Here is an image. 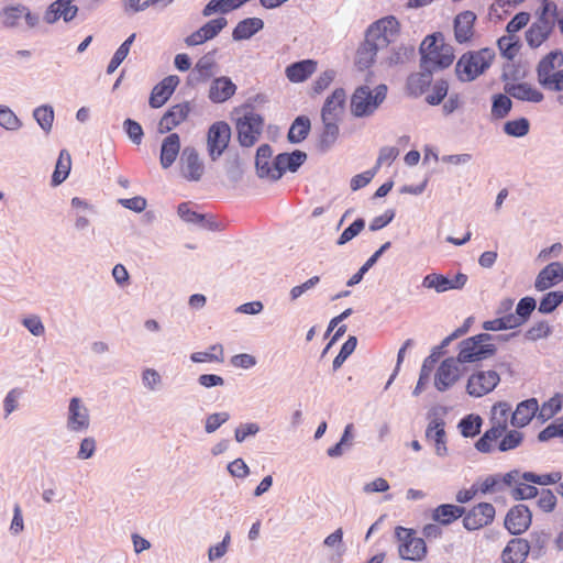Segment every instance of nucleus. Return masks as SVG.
<instances>
[{"label": "nucleus", "mask_w": 563, "mask_h": 563, "mask_svg": "<svg viewBox=\"0 0 563 563\" xmlns=\"http://www.w3.org/2000/svg\"><path fill=\"white\" fill-rule=\"evenodd\" d=\"M511 406L506 401L496 402L489 415V429L476 441L475 448L482 453H490L495 450L507 452L518 448L523 440V434L517 430H508L511 422Z\"/></svg>", "instance_id": "1"}, {"label": "nucleus", "mask_w": 563, "mask_h": 563, "mask_svg": "<svg viewBox=\"0 0 563 563\" xmlns=\"http://www.w3.org/2000/svg\"><path fill=\"white\" fill-rule=\"evenodd\" d=\"M421 68L428 73L450 67L454 60V49L444 43L443 35H428L420 45Z\"/></svg>", "instance_id": "2"}, {"label": "nucleus", "mask_w": 563, "mask_h": 563, "mask_svg": "<svg viewBox=\"0 0 563 563\" xmlns=\"http://www.w3.org/2000/svg\"><path fill=\"white\" fill-rule=\"evenodd\" d=\"M495 57L494 49L489 47L464 53L455 66L456 77L461 81L475 80L492 66Z\"/></svg>", "instance_id": "3"}, {"label": "nucleus", "mask_w": 563, "mask_h": 563, "mask_svg": "<svg viewBox=\"0 0 563 563\" xmlns=\"http://www.w3.org/2000/svg\"><path fill=\"white\" fill-rule=\"evenodd\" d=\"M388 88L380 84L373 89L368 85L357 87L351 96L350 110L356 118L371 117L387 97Z\"/></svg>", "instance_id": "4"}, {"label": "nucleus", "mask_w": 563, "mask_h": 563, "mask_svg": "<svg viewBox=\"0 0 563 563\" xmlns=\"http://www.w3.org/2000/svg\"><path fill=\"white\" fill-rule=\"evenodd\" d=\"M493 336L487 333H481L463 340L459 344V361L462 363H474L493 356L496 352L495 344L492 343Z\"/></svg>", "instance_id": "5"}, {"label": "nucleus", "mask_w": 563, "mask_h": 563, "mask_svg": "<svg viewBox=\"0 0 563 563\" xmlns=\"http://www.w3.org/2000/svg\"><path fill=\"white\" fill-rule=\"evenodd\" d=\"M395 537L398 541V554L402 560L422 561L426 559L428 549L423 538L417 536L416 530L396 527Z\"/></svg>", "instance_id": "6"}, {"label": "nucleus", "mask_w": 563, "mask_h": 563, "mask_svg": "<svg viewBox=\"0 0 563 563\" xmlns=\"http://www.w3.org/2000/svg\"><path fill=\"white\" fill-rule=\"evenodd\" d=\"M263 128V117L253 109H245L235 122L239 143L245 147L253 146L262 135Z\"/></svg>", "instance_id": "7"}, {"label": "nucleus", "mask_w": 563, "mask_h": 563, "mask_svg": "<svg viewBox=\"0 0 563 563\" xmlns=\"http://www.w3.org/2000/svg\"><path fill=\"white\" fill-rule=\"evenodd\" d=\"M500 383V375L493 369H479L470 375L466 383V393L479 398L492 393Z\"/></svg>", "instance_id": "8"}, {"label": "nucleus", "mask_w": 563, "mask_h": 563, "mask_svg": "<svg viewBox=\"0 0 563 563\" xmlns=\"http://www.w3.org/2000/svg\"><path fill=\"white\" fill-rule=\"evenodd\" d=\"M399 27L398 20L389 15L374 22L367 29L366 34L371 40L377 42V45L386 47L398 35Z\"/></svg>", "instance_id": "9"}, {"label": "nucleus", "mask_w": 563, "mask_h": 563, "mask_svg": "<svg viewBox=\"0 0 563 563\" xmlns=\"http://www.w3.org/2000/svg\"><path fill=\"white\" fill-rule=\"evenodd\" d=\"M495 515L496 510L492 504L479 503L462 516L463 526L468 531L479 530L489 526L494 521Z\"/></svg>", "instance_id": "10"}, {"label": "nucleus", "mask_w": 563, "mask_h": 563, "mask_svg": "<svg viewBox=\"0 0 563 563\" xmlns=\"http://www.w3.org/2000/svg\"><path fill=\"white\" fill-rule=\"evenodd\" d=\"M461 364L459 357H448L441 362L434 375V386L439 391L448 390L460 379Z\"/></svg>", "instance_id": "11"}, {"label": "nucleus", "mask_w": 563, "mask_h": 563, "mask_svg": "<svg viewBox=\"0 0 563 563\" xmlns=\"http://www.w3.org/2000/svg\"><path fill=\"white\" fill-rule=\"evenodd\" d=\"M179 170L184 178L189 181H199L205 173V165L198 152L190 146L183 150L179 159Z\"/></svg>", "instance_id": "12"}, {"label": "nucleus", "mask_w": 563, "mask_h": 563, "mask_svg": "<svg viewBox=\"0 0 563 563\" xmlns=\"http://www.w3.org/2000/svg\"><path fill=\"white\" fill-rule=\"evenodd\" d=\"M231 137L230 125L224 121L213 123L208 131V150L212 159L219 157L227 148Z\"/></svg>", "instance_id": "13"}, {"label": "nucleus", "mask_w": 563, "mask_h": 563, "mask_svg": "<svg viewBox=\"0 0 563 563\" xmlns=\"http://www.w3.org/2000/svg\"><path fill=\"white\" fill-rule=\"evenodd\" d=\"M532 514L528 506L518 504L511 507L505 517V528L511 534H521L531 526Z\"/></svg>", "instance_id": "14"}, {"label": "nucleus", "mask_w": 563, "mask_h": 563, "mask_svg": "<svg viewBox=\"0 0 563 563\" xmlns=\"http://www.w3.org/2000/svg\"><path fill=\"white\" fill-rule=\"evenodd\" d=\"M191 112L190 102L184 101L172 106L161 118L157 131L165 134L184 123Z\"/></svg>", "instance_id": "15"}, {"label": "nucleus", "mask_w": 563, "mask_h": 563, "mask_svg": "<svg viewBox=\"0 0 563 563\" xmlns=\"http://www.w3.org/2000/svg\"><path fill=\"white\" fill-rule=\"evenodd\" d=\"M467 282V276L463 273L455 274L453 277L431 273L424 276L422 286L428 289H434L437 292H444L452 289H462Z\"/></svg>", "instance_id": "16"}, {"label": "nucleus", "mask_w": 563, "mask_h": 563, "mask_svg": "<svg viewBox=\"0 0 563 563\" xmlns=\"http://www.w3.org/2000/svg\"><path fill=\"white\" fill-rule=\"evenodd\" d=\"M476 14L466 10L460 12L453 21L454 40L459 44H468L475 35Z\"/></svg>", "instance_id": "17"}, {"label": "nucleus", "mask_w": 563, "mask_h": 563, "mask_svg": "<svg viewBox=\"0 0 563 563\" xmlns=\"http://www.w3.org/2000/svg\"><path fill=\"white\" fill-rule=\"evenodd\" d=\"M178 85L179 78L177 76L170 75L165 77L154 86L148 101L150 106L154 109L163 107L172 97Z\"/></svg>", "instance_id": "18"}, {"label": "nucleus", "mask_w": 563, "mask_h": 563, "mask_svg": "<svg viewBox=\"0 0 563 563\" xmlns=\"http://www.w3.org/2000/svg\"><path fill=\"white\" fill-rule=\"evenodd\" d=\"M307 155L303 152L295 151L291 154L283 153L273 161V179H279L285 172H295L306 161Z\"/></svg>", "instance_id": "19"}, {"label": "nucleus", "mask_w": 563, "mask_h": 563, "mask_svg": "<svg viewBox=\"0 0 563 563\" xmlns=\"http://www.w3.org/2000/svg\"><path fill=\"white\" fill-rule=\"evenodd\" d=\"M67 427L75 432H81L89 428L88 409L77 397L71 398L69 401Z\"/></svg>", "instance_id": "20"}, {"label": "nucleus", "mask_w": 563, "mask_h": 563, "mask_svg": "<svg viewBox=\"0 0 563 563\" xmlns=\"http://www.w3.org/2000/svg\"><path fill=\"white\" fill-rule=\"evenodd\" d=\"M553 23L543 18H537L536 21L526 31V42L531 48L540 47L551 35Z\"/></svg>", "instance_id": "21"}, {"label": "nucleus", "mask_w": 563, "mask_h": 563, "mask_svg": "<svg viewBox=\"0 0 563 563\" xmlns=\"http://www.w3.org/2000/svg\"><path fill=\"white\" fill-rule=\"evenodd\" d=\"M345 91L342 88H336L327 99L321 110L322 121L335 120L339 121L344 109Z\"/></svg>", "instance_id": "22"}, {"label": "nucleus", "mask_w": 563, "mask_h": 563, "mask_svg": "<svg viewBox=\"0 0 563 563\" xmlns=\"http://www.w3.org/2000/svg\"><path fill=\"white\" fill-rule=\"evenodd\" d=\"M77 7L73 4V0H57L53 2L45 12L44 20L52 24L60 18L68 22L77 14Z\"/></svg>", "instance_id": "23"}, {"label": "nucleus", "mask_w": 563, "mask_h": 563, "mask_svg": "<svg viewBox=\"0 0 563 563\" xmlns=\"http://www.w3.org/2000/svg\"><path fill=\"white\" fill-rule=\"evenodd\" d=\"M530 552V544L521 538L511 539L501 553L503 563H522Z\"/></svg>", "instance_id": "24"}, {"label": "nucleus", "mask_w": 563, "mask_h": 563, "mask_svg": "<svg viewBox=\"0 0 563 563\" xmlns=\"http://www.w3.org/2000/svg\"><path fill=\"white\" fill-rule=\"evenodd\" d=\"M444 426L445 423L442 419L434 418L429 422L426 430V438L427 440L434 443L435 453L439 456H444L448 454Z\"/></svg>", "instance_id": "25"}, {"label": "nucleus", "mask_w": 563, "mask_h": 563, "mask_svg": "<svg viewBox=\"0 0 563 563\" xmlns=\"http://www.w3.org/2000/svg\"><path fill=\"white\" fill-rule=\"evenodd\" d=\"M561 280H563V264L553 262L538 274L534 286L538 290L543 291Z\"/></svg>", "instance_id": "26"}, {"label": "nucleus", "mask_w": 563, "mask_h": 563, "mask_svg": "<svg viewBox=\"0 0 563 563\" xmlns=\"http://www.w3.org/2000/svg\"><path fill=\"white\" fill-rule=\"evenodd\" d=\"M380 48L383 47L377 45V42L371 40L366 34L364 42L360 45V47L356 51V68L361 71L368 69L375 63L376 54Z\"/></svg>", "instance_id": "27"}, {"label": "nucleus", "mask_w": 563, "mask_h": 563, "mask_svg": "<svg viewBox=\"0 0 563 563\" xmlns=\"http://www.w3.org/2000/svg\"><path fill=\"white\" fill-rule=\"evenodd\" d=\"M236 91L235 84L229 77L216 78L209 89V99L216 103L229 100Z\"/></svg>", "instance_id": "28"}, {"label": "nucleus", "mask_w": 563, "mask_h": 563, "mask_svg": "<svg viewBox=\"0 0 563 563\" xmlns=\"http://www.w3.org/2000/svg\"><path fill=\"white\" fill-rule=\"evenodd\" d=\"M318 63L313 59H303L288 65L285 69L287 79L290 82H302L307 80L316 70Z\"/></svg>", "instance_id": "29"}, {"label": "nucleus", "mask_w": 563, "mask_h": 563, "mask_svg": "<svg viewBox=\"0 0 563 563\" xmlns=\"http://www.w3.org/2000/svg\"><path fill=\"white\" fill-rule=\"evenodd\" d=\"M180 152V137L177 133L167 135L161 146L159 162L163 168H169Z\"/></svg>", "instance_id": "30"}, {"label": "nucleus", "mask_w": 563, "mask_h": 563, "mask_svg": "<svg viewBox=\"0 0 563 563\" xmlns=\"http://www.w3.org/2000/svg\"><path fill=\"white\" fill-rule=\"evenodd\" d=\"M539 409L537 399L531 398L518 404L516 410L511 411V424L518 428L526 427Z\"/></svg>", "instance_id": "31"}, {"label": "nucleus", "mask_w": 563, "mask_h": 563, "mask_svg": "<svg viewBox=\"0 0 563 563\" xmlns=\"http://www.w3.org/2000/svg\"><path fill=\"white\" fill-rule=\"evenodd\" d=\"M506 91L515 99L522 101L540 102L543 100V93L527 82L509 85L506 87Z\"/></svg>", "instance_id": "32"}, {"label": "nucleus", "mask_w": 563, "mask_h": 563, "mask_svg": "<svg viewBox=\"0 0 563 563\" xmlns=\"http://www.w3.org/2000/svg\"><path fill=\"white\" fill-rule=\"evenodd\" d=\"M464 514L465 508L463 507L452 504H443L432 511V519L440 525L448 526L461 518Z\"/></svg>", "instance_id": "33"}, {"label": "nucleus", "mask_w": 563, "mask_h": 563, "mask_svg": "<svg viewBox=\"0 0 563 563\" xmlns=\"http://www.w3.org/2000/svg\"><path fill=\"white\" fill-rule=\"evenodd\" d=\"M563 64V53L561 51H553L547 54L538 64L537 67V76L539 84L541 80H544L545 77H549L551 74L555 73V68L562 66Z\"/></svg>", "instance_id": "34"}, {"label": "nucleus", "mask_w": 563, "mask_h": 563, "mask_svg": "<svg viewBox=\"0 0 563 563\" xmlns=\"http://www.w3.org/2000/svg\"><path fill=\"white\" fill-rule=\"evenodd\" d=\"M264 27L260 18H247L240 21L233 30L232 36L236 41L247 40Z\"/></svg>", "instance_id": "35"}, {"label": "nucleus", "mask_w": 563, "mask_h": 563, "mask_svg": "<svg viewBox=\"0 0 563 563\" xmlns=\"http://www.w3.org/2000/svg\"><path fill=\"white\" fill-rule=\"evenodd\" d=\"M273 151L269 145H261L256 151L255 165L260 177L273 179V162H271Z\"/></svg>", "instance_id": "36"}, {"label": "nucleus", "mask_w": 563, "mask_h": 563, "mask_svg": "<svg viewBox=\"0 0 563 563\" xmlns=\"http://www.w3.org/2000/svg\"><path fill=\"white\" fill-rule=\"evenodd\" d=\"M498 49L501 56L508 60H514L520 52V38L516 34H506L497 41Z\"/></svg>", "instance_id": "37"}, {"label": "nucleus", "mask_w": 563, "mask_h": 563, "mask_svg": "<svg viewBox=\"0 0 563 563\" xmlns=\"http://www.w3.org/2000/svg\"><path fill=\"white\" fill-rule=\"evenodd\" d=\"M71 168V156L67 150L59 152L54 173L52 175V185H60L69 175Z\"/></svg>", "instance_id": "38"}, {"label": "nucleus", "mask_w": 563, "mask_h": 563, "mask_svg": "<svg viewBox=\"0 0 563 563\" xmlns=\"http://www.w3.org/2000/svg\"><path fill=\"white\" fill-rule=\"evenodd\" d=\"M311 129V123L308 117L300 115L295 119L288 131V140L291 143H300L303 141Z\"/></svg>", "instance_id": "39"}, {"label": "nucleus", "mask_w": 563, "mask_h": 563, "mask_svg": "<svg viewBox=\"0 0 563 563\" xmlns=\"http://www.w3.org/2000/svg\"><path fill=\"white\" fill-rule=\"evenodd\" d=\"M432 73L423 70L422 73L411 75L407 80V88L410 95L420 96L430 86Z\"/></svg>", "instance_id": "40"}, {"label": "nucleus", "mask_w": 563, "mask_h": 563, "mask_svg": "<svg viewBox=\"0 0 563 563\" xmlns=\"http://www.w3.org/2000/svg\"><path fill=\"white\" fill-rule=\"evenodd\" d=\"M536 300L532 297H525L522 298L516 308V313L509 314L511 319H515L514 322L516 323V328L523 324L532 311L536 309Z\"/></svg>", "instance_id": "41"}, {"label": "nucleus", "mask_w": 563, "mask_h": 563, "mask_svg": "<svg viewBox=\"0 0 563 563\" xmlns=\"http://www.w3.org/2000/svg\"><path fill=\"white\" fill-rule=\"evenodd\" d=\"M190 358L195 363H203V362L222 363L224 361L223 346L221 344L211 345L209 351L195 352L191 354Z\"/></svg>", "instance_id": "42"}, {"label": "nucleus", "mask_w": 563, "mask_h": 563, "mask_svg": "<svg viewBox=\"0 0 563 563\" xmlns=\"http://www.w3.org/2000/svg\"><path fill=\"white\" fill-rule=\"evenodd\" d=\"M482 418L477 415H468L459 423L460 432L465 438H473L481 432Z\"/></svg>", "instance_id": "43"}, {"label": "nucleus", "mask_w": 563, "mask_h": 563, "mask_svg": "<svg viewBox=\"0 0 563 563\" xmlns=\"http://www.w3.org/2000/svg\"><path fill=\"white\" fill-rule=\"evenodd\" d=\"M239 8L238 0H211L202 10L203 16L228 13Z\"/></svg>", "instance_id": "44"}, {"label": "nucleus", "mask_w": 563, "mask_h": 563, "mask_svg": "<svg viewBox=\"0 0 563 563\" xmlns=\"http://www.w3.org/2000/svg\"><path fill=\"white\" fill-rule=\"evenodd\" d=\"M134 38H135V34H131L120 45V47L115 51L114 55L112 56V58L108 65V68H107L108 74H112L120 66V64L126 58Z\"/></svg>", "instance_id": "45"}, {"label": "nucleus", "mask_w": 563, "mask_h": 563, "mask_svg": "<svg viewBox=\"0 0 563 563\" xmlns=\"http://www.w3.org/2000/svg\"><path fill=\"white\" fill-rule=\"evenodd\" d=\"M522 478L528 483L545 486V485L559 483L562 478V473L561 472H552V473L539 475V474H536L532 472H526L522 474Z\"/></svg>", "instance_id": "46"}, {"label": "nucleus", "mask_w": 563, "mask_h": 563, "mask_svg": "<svg viewBox=\"0 0 563 563\" xmlns=\"http://www.w3.org/2000/svg\"><path fill=\"white\" fill-rule=\"evenodd\" d=\"M38 125L45 131L49 132L54 122V111L49 106H41L34 110L33 113Z\"/></svg>", "instance_id": "47"}, {"label": "nucleus", "mask_w": 563, "mask_h": 563, "mask_svg": "<svg viewBox=\"0 0 563 563\" xmlns=\"http://www.w3.org/2000/svg\"><path fill=\"white\" fill-rule=\"evenodd\" d=\"M563 302V291H550L543 296L539 305V311L551 313L559 305Z\"/></svg>", "instance_id": "48"}, {"label": "nucleus", "mask_w": 563, "mask_h": 563, "mask_svg": "<svg viewBox=\"0 0 563 563\" xmlns=\"http://www.w3.org/2000/svg\"><path fill=\"white\" fill-rule=\"evenodd\" d=\"M24 14L25 7L23 5L5 8L2 12V24L5 27H14L19 24Z\"/></svg>", "instance_id": "49"}, {"label": "nucleus", "mask_w": 563, "mask_h": 563, "mask_svg": "<svg viewBox=\"0 0 563 563\" xmlns=\"http://www.w3.org/2000/svg\"><path fill=\"white\" fill-rule=\"evenodd\" d=\"M228 24V21L225 18H217L213 20H210L205 25H202L199 30L202 33V36L206 41H209L213 37H216Z\"/></svg>", "instance_id": "50"}, {"label": "nucleus", "mask_w": 563, "mask_h": 563, "mask_svg": "<svg viewBox=\"0 0 563 563\" xmlns=\"http://www.w3.org/2000/svg\"><path fill=\"white\" fill-rule=\"evenodd\" d=\"M449 90V84L446 80H438L432 89L431 92L426 97V100L429 104L437 106L443 101V99L446 97Z\"/></svg>", "instance_id": "51"}, {"label": "nucleus", "mask_w": 563, "mask_h": 563, "mask_svg": "<svg viewBox=\"0 0 563 563\" xmlns=\"http://www.w3.org/2000/svg\"><path fill=\"white\" fill-rule=\"evenodd\" d=\"M562 402L563 399L560 395H555L554 397L550 398L541 406L539 413L540 418L542 420H549L553 418L560 411Z\"/></svg>", "instance_id": "52"}, {"label": "nucleus", "mask_w": 563, "mask_h": 563, "mask_svg": "<svg viewBox=\"0 0 563 563\" xmlns=\"http://www.w3.org/2000/svg\"><path fill=\"white\" fill-rule=\"evenodd\" d=\"M213 62L210 60L209 58L207 57H202L200 58L194 70H192V76L195 78L196 81H205L207 80L211 75H212V69H213Z\"/></svg>", "instance_id": "53"}, {"label": "nucleus", "mask_w": 563, "mask_h": 563, "mask_svg": "<svg viewBox=\"0 0 563 563\" xmlns=\"http://www.w3.org/2000/svg\"><path fill=\"white\" fill-rule=\"evenodd\" d=\"M357 344L355 336H350L342 345L339 354L333 360V368L338 369L342 366L344 361L354 352Z\"/></svg>", "instance_id": "54"}, {"label": "nucleus", "mask_w": 563, "mask_h": 563, "mask_svg": "<svg viewBox=\"0 0 563 563\" xmlns=\"http://www.w3.org/2000/svg\"><path fill=\"white\" fill-rule=\"evenodd\" d=\"M339 121L335 120H328L322 121L323 123V131L321 134V143L329 146L335 142V140L339 136Z\"/></svg>", "instance_id": "55"}, {"label": "nucleus", "mask_w": 563, "mask_h": 563, "mask_svg": "<svg viewBox=\"0 0 563 563\" xmlns=\"http://www.w3.org/2000/svg\"><path fill=\"white\" fill-rule=\"evenodd\" d=\"M504 130L508 135L517 137L523 136L529 132V122L525 118L508 121L505 124Z\"/></svg>", "instance_id": "56"}, {"label": "nucleus", "mask_w": 563, "mask_h": 563, "mask_svg": "<svg viewBox=\"0 0 563 563\" xmlns=\"http://www.w3.org/2000/svg\"><path fill=\"white\" fill-rule=\"evenodd\" d=\"M511 109V100L506 95H497L493 101L492 112L497 118L506 117Z\"/></svg>", "instance_id": "57"}, {"label": "nucleus", "mask_w": 563, "mask_h": 563, "mask_svg": "<svg viewBox=\"0 0 563 563\" xmlns=\"http://www.w3.org/2000/svg\"><path fill=\"white\" fill-rule=\"evenodd\" d=\"M515 319H511L508 316H504L501 318H497L494 320H488L483 323V329L486 331H499V330H507V329H515L516 323L514 322Z\"/></svg>", "instance_id": "58"}, {"label": "nucleus", "mask_w": 563, "mask_h": 563, "mask_svg": "<svg viewBox=\"0 0 563 563\" xmlns=\"http://www.w3.org/2000/svg\"><path fill=\"white\" fill-rule=\"evenodd\" d=\"M538 507L544 512H552L556 506V497L550 489H542L537 500Z\"/></svg>", "instance_id": "59"}, {"label": "nucleus", "mask_w": 563, "mask_h": 563, "mask_svg": "<svg viewBox=\"0 0 563 563\" xmlns=\"http://www.w3.org/2000/svg\"><path fill=\"white\" fill-rule=\"evenodd\" d=\"M365 222L363 219H356L353 223H351L340 235L338 240L339 245H343L355 238L363 229Z\"/></svg>", "instance_id": "60"}, {"label": "nucleus", "mask_w": 563, "mask_h": 563, "mask_svg": "<svg viewBox=\"0 0 563 563\" xmlns=\"http://www.w3.org/2000/svg\"><path fill=\"white\" fill-rule=\"evenodd\" d=\"M551 333V328L548 322L540 321L533 324L527 332L526 338L531 341H537L547 338Z\"/></svg>", "instance_id": "61"}, {"label": "nucleus", "mask_w": 563, "mask_h": 563, "mask_svg": "<svg viewBox=\"0 0 563 563\" xmlns=\"http://www.w3.org/2000/svg\"><path fill=\"white\" fill-rule=\"evenodd\" d=\"M563 437V418L558 419L539 433L540 441H548L550 439Z\"/></svg>", "instance_id": "62"}, {"label": "nucleus", "mask_w": 563, "mask_h": 563, "mask_svg": "<svg viewBox=\"0 0 563 563\" xmlns=\"http://www.w3.org/2000/svg\"><path fill=\"white\" fill-rule=\"evenodd\" d=\"M540 85L549 90L563 91V69L556 70L544 80H541Z\"/></svg>", "instance_id": "63"}, {"label": "nucleus", "mask_w": 563, "mask_h": 563, "mask_svg": "<svg viewBox=\"0 0 563 563\" xmlns=\"http://www.w3.org/2000/svg\"><path fill=\"white\" fill-rule=\"evenodd\" d=\"M530 20V14L527 12L517 13L506 26L507 34H516L522 27H525Z\"/></svg>", "instance_id": "64"}]
</instances>
